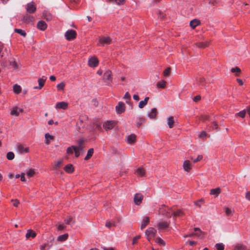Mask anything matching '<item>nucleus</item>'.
Listing matches in <instances>:
<instances>
[{"mask_svg": "<svg viewBox=\"0 0 250 250\" xmlns=\"http://www.w3.org/2000/svg\"><path fill=\"white\" fill-rule=\"evenodd\" d=\"M73 218L71 216H67L64 220L65 223L69 225L72 222Z\"/></svg>", "mask_w": 250, "mask_h": 250, "instance_id": "obj_47", "label": "nucleus"}, {"mask_svg": "<svg viewBox=\"0 0 250 250\" xmlns=\"http://www.w3.org/2000/svg\"><path fill=\"white\" fill-rule=\"evenodd\" d=\"M37 28L42 31L45 30L47 28V24L43 21H40L37 23Z\"/></svg>", "mask_w": 250, "mask_h": 250, "instance_id": "obj_15", "label": "nucleus"}, {"mask_svg": "<svg viewBox=\"0 0 250 250\" xmlns=\"http://www.w3.org/2000/svg\"><path fill=\"white\" fill-rule=\"evenodd\" d=\"M84 141L83 139H81L78 140L77 144L78 145V146H76L77 148H79V149H83V144Z\"/></svg>", "mask_w": 250, "mask_h": 250, "instance_id": "obj_43", "label": "nucleus"}, {"mask_svg": "<svg viewBox=\"0 0 250 250\" xmlns=\"http://www.w3.org/2000/svg\"><path fill=\"white\" fill-rule=\"evenodd\" d=\"M112 72L109 69H107L104 74L103 81L106 85L111 86L112 82Z\"/></svg>", "mask_w": 250, "mask_h": 250, "instance_id": "obj_1", "label": "nucleus"}, {"mask_svg": "<svg viewBox=\"0 0 250 250\" xmlns=\"http://www.w3.org/2000/svg\"><path fill=\"white\" fill-rule=\"evenodd\" d=\"M201 98V97L200 95H197L194 97V98L193 99V100L195 102H197L199 100H200Z\"/></svg>", "mask_w": 250, "mask_h": 250, "instance_id": "obj_58", "label": "nucleus"}, {"mask_svg": "<svg viewBox=\"0 0 250 250\" xmlns=\"http://www.w3.org/2000/svg\"><path fill=\"white\" fill-rule=\"evenodd\" d=\"M94 152L93 148H90L88 151L86 156L84 158L85 160H88L93 155Z\"/></svg>", "mask_w": 250, "mask_h": 250, "instance_id": "obj_39", "label": "nucleus"}, {"mask_svg": "<svg viewBox=\"0 0 250 250\" xmlns=\"http://www.w3.org/2000/svg\"><path fill=\"white\" fill-rule=\"evenodd\" d=\"M170 71V67H167L164 71V75L165 76H168L169 75V74Z\"/></svg>", "mask_w": 250, "mask_h": 250, "instance_id": "obj_54", "label": "nucleus"}, {"mask_svg": "<svg viewBox=\"0 0 250 250\" xmlns=\"http://www.w3.org/2000/svg\"><path fill=\"white\" fill-rule=\"evenodd\" d=\"M202 158H203L202 155H198V157L196 159H193L192 160L194 163H196L198 161L201 160Z\"/></svg>", "mask_w": 250, "mask_h": 250, "instance_id": "obj_57", "label": "nucleus"}, {"mask_svg": "<svg viewBox=\"0 0 250 250\" xmlns=\"http://www.w3.org/2000/svg\"><path fill=\"white\" fill-rule=\"evenodd\" d=\"M166 86V82L165 80H161L157 83V86L158 88H164Z\"/></svg>", "mask_w": 250, "mask_h": 250, "instance_id": "obj_37", "label": "nucleus"}, {"mask_svg": "<svg viewBox=\"0 0 250 250\" xmlns=\"http://www.w3.org/2000/svg\"><path fill=\"white\" fill-rule=\"evenodd\" d=\"M231 71L232 73H240L241 72L240 69L238 67H235L234 68H232L231 69Z\"/></svg>", "mask_w": 250, "mask_h": 250, "instance_id": "obj_53", "label": "nucleus"}, {"mask_svg": "<svg viewBox=\"0 0 250 250\" xmlns=\"http://www.w3.org/2000/svg\"><path fill=\"white\" fill-rule=\"evenodd\" d=\"M174 121L172 116H169L167 118V124L169 128H172L173 126Z\"/></svg>", "mask_w": 250, "mask_h": 250, "instance_id": "obj_30", "label": "nucleus"}, {"mask_svg": "<svg viewBox=\"0 0 250 250\" xmlns=\"http://www.w3.org/2000/svg\"><path fill=\"white\" fill-rule=\"evenodd\" d=\"M114 225H115V223H112L110 222H106V223L105 224V226L108 228H110L112 226H114Z\"/></svg>", "mask_w": 250, "mask_h": 250, "instance_id": "obj_60", "label": "nucleus"}, {"mask_svg": "<svg viewBox=\"0 0 250 250\" xmlns=\"http://www.w3.org/2000/svg\"><path fill=\"white\" fill-rule=\"evenodd\" d=\"M246 198L250 201V191H247L246 194Z\"/></svg>", "mask_w": 250, "mask_h": 250, "instance_id": "obj_64", "label": "nucleus"}, {"mask_svg": "<svg viewBox=\"0 0 250 250\" xmlns=\"http://www.w3.org/2000/svg\"><path fill=\"white\" fill-rule=\"evenodd\" d=\"M12 202H13V206L15 207H18V205L19 204V201L17 199L15 200H12Z\"/></svg>", "mask_w": 250, "mask_h": 250, "instance_id": "obj_59", "label": "nucleus"}, {"mask_svg": "<svg viewBox=\"0 0 250 250\" xmlns=\"http://www.w3.org/2000/svg\"><path fill=\"white\" fill-rule=\"evenodd\" d=\"M140 236H136L134 237L133 241H132V244L134 245L137 243V240L140 238Z\"/></svg>", "mask_w": 250, "mask_h": 250, "instance_id": "obj_61", "label": "nucleus"}, {"mask_svg": "<svg viewBox=\"0 0 250 250\" xmlns=\"http://www.w3.org/2000/svg\"><path fill=\"white\" fill-rule=\"evenodd\" d=\"M208 43H209L207 41L202 42H198L197 43V46L200 48H205V47H207L208 45Z\"/></svg>", "mask_w": 250, "mask_h": 250, "instance_id": "obj_40", "label": "nucleus"}, {"mask_svg": "<svg viewBox=\"0 0 250 250\" xmlns=\"http://www.w3.org/2000/svg\"><path fill=\"white\" fill-rule=\"evenodd\" d=\"M25 9L28 13L33 14L36 11V7L33 1H31L26 4Z\"/></svg>", "mask_w": 250, "mask_h": 250, "instance_id": "obj_3", "label": "nucleus"}, {"mask_svg": "<svg viewBox=\"0 0 250 250\" xmlns=\"http://www.w3.org/2000/svg\"><path fill=\"white\" fill-rule=\"evenodd\" d=\"M76 32L73 30H68L65 33V37L67 40L71 41L76 38Z\"/></svg>", "mask_w": 250, "mask_h": 250, "instance_id": "obj_4", "label": "nucleus"}, {"mask_svg": "<svg viewBox=\"0 0 250 250\" xmlns=\"http://www.w3.org/2000/svg\"><path fill=\"white\" fill-rule=\"evenodd\" d=\"M10 64L11 66L14 69H18V65L15 61H11L10 62Z\"/></svg>", "mask_w": 250, "mask_h": 250, "instance_id": "obj_52", "label": "nucleus"}, {"mask_svg": "<svg viewBox=\"0 0 250 250\" xmlns=\"http://www.w3.org/2000/svg\"><path fill=\"white\" fill-rule=\"evenodd\" d=\"M148 100L149 97H146L145 98L144 100L140 101L139 104V107L140 108H143L145 106H146L147 104Z\"/></svg>", "mask_w": 250, "mask_h": 250, "instance_id": "obj_26", "label": "nucleus"}, {"mask_svg": "<svg viewBox=\"0 0 250 250\" xmlns=\"http://www.w3.org/2000/svg\"><path fill=\"white\" fill-rule=\"evenodd\" d=\"M206 136H207L206 133L205 131H202L200 133V134L199 135V137L204 138L206 137Z\"/></svg>", "mask_w": 250, "mask_h": 250, "instance_id": "obj_62", "label": "nucleus"}, {"mask_svg": "<svg viewBox=\"0 0 250 250\" xmlns=\"http://www.w3.org/2000/svg\"><path fill=\"white\" fill-rule=\"evenodd\" d=\"M21 91V88L20 85L15 84L13 85V91L16 94H19Z\"/></svg>", "mask_w": 250, "mask_h": 250, "instance_id": "obj_32", "label": "nucleus"}, {"mask_svg": "<svg viewBox=\"0 0 250 250\" xmlns=\"http://www.w3.org/2000/svg\"><path fill=\"white\" fill-rule=\"evenodd\" d=\"M62 163V161H61V160L58 161L57 162V163L56 164V165H55V168L57 169L58 167H59Z\"/></svg>", "mask_w": 250, "mask_h": 250, "instance_id": "obj_63", "label": "nucleus"}, {"mask_svg": "<svg viewBox=\"0 0 250 250\" xmlns=\"http://www.w3.org/2000/svg\"><path fill=\"white\" fill-rule=\"evenodd\" d=\"M247 112V109H244V110L240 111V112H239L238 113H236L235 115V117L239 116L242 118H244L245 117L246 114Z\"/></svg>", "mask_w": 250, "mask_h": 250, "instance_id": "obj_31", "label": "nucleus"}, {"mask_svg": "<svg viewBox=\"0 0 250 250\" xmlns=\"http://www.w3.org/2000/svg\"><path fill=\"white\" fill-rule=\"evenodd\" d=\"M66 151L68 154H72L74 151L73 148L71 146L67 148Z\"/></svg>", "mask_w": 250, "mask_h": 250, "instance_id": "obj_55", "label": "nucleus"}, {"mask_svg": "<svg viewBox=\"0 0 250 250\" xmlns=\"http://www.w3.org/2000/svg\"><path fill=\"white\" fill-rule=\"evenodd\" d=\"M155 242L162 246H164L165 245V242L160 237H157L156 238Z\"/></svg>", "mask_w": 250, "mask_h": 250, "instance_id": "obj_44", "label": "nucleus"}, {"mask_svg": "<svg viewBox=\"0 0 250 250\" xmlns=\"http://www.w3.org/2000/svg\"><path fill=\"white\" fill-rule=\"evenodd\" d=\"M124 98L126 100V102L127 103H128V101L130 100V99H131V96H130V94H129V93H128V92H126L125 93V95H124Z\"/></svg>", "mask_w": 250, "mask_h": 250, "instance_id": "obj_48", "label": "nucleus"}, {"mask_svg": "<svg viewBox=\"0 0 250 250\" xmlns=\"http://www.w3.org/2000/svg\"><path fill=\"white\" fill-rule=\"evenodd\" d=\"M54 240L55 238L52 236H50L51 244H44L41 246V250H45L46 247H47V249H49L53 245Z\"/></svg>", "mask_w": 250, "mask_h": 250, "instance_id": "obj_14", "label": "nucleus"}, {"mask_svg": "<svg viewBox=\"0 0 250 250\" xmlns=\"http://www.w3.org/2000/svg\"><path fill=\"white\" fill-rule=\"evenodd\" d=\"M115 108L117 113L121 114L125 111V105L122 102H119Z\"/></svg>", "mask_w": 250, "mask_h": 250, "instance_id": "obj_5", "label": "nucleus"}, {"mask_svg": "<svg viewBox=\"0 0 250 250\" xmlns=\"http://www.w3.org/2000/svg\"><path fill=\"white\" fill-rule=\"evenodd\" d=\"M72 147L73 148L75 152V157H78L80 155V153L83 151V149H79V148H77L75 146H72Z\"/></svg>", "mask_w": 250, "mask_h": 250, "instance_id": "obj_33", "label": "nucleus"}, {"mask_svg": "<svg viewBox=\"0 0 250 250\" xmlns=\"http://www.w3.org/2000/svg\"><path fill=\"white\" fill-rule=\"evenodd\" d=\"M28 176L31 177L33 176L35 174V171L33 169H29L26 173Z\"/></svg>", "mask_w": 250, "mask_h": 250, "instance_id": "obj_51", "label": "nucleus"}, {"mask_svg": "<svg viewBox=\"0 0 250 250\" xmlns=\"http://www.w3.org/2000/svg\"><path fill=\"white\" fill-rule=\"evenodd\" d=\"M17 150L19 152H20L21 153H23L28 152L29 149V147H24V146L23 145H19L18 146Z\"/></svg>", "mask_w": 250, "mask_h": 250, "instance_id": "obj_18", "label": "nucleus"}, {"mask_svg": "<svg viewBox=\"0 0 250 250\" xmlns=\"http://www.w3.org/2000/svg\"><path fill=\"white\" fill-rule=\"evenodd\" d=\"M215 248L217 250H224V246L223 243H217L215 244Z\"/></svg>", "mask_w": 250, "mask_h": 250, "instance_id": "obj_45", "label": "nucleus"}, {"mask_svg": "<svg viewBox=\"0 0 250 250\" xmlns=\"http://www.w3.org/2000/svg\"><path fill=\"white\" fill-rule=\"evenodd\" d=\"M25 236L27 239L30 237L35 238L36 236V233L32 229H28L27 231Z\"/></svg>", "mask_w": 250, "mask_h": 250, "instance_id": "obj_22", "label": "nucleus"}, {"mask_svg": "<svg viewBox=\"0 0 250 250\" xmlns=\"http://www.w3.org/2000/svg\"><path fill=\"white\" fill-rule=\"evenodd\" d=\"M194 230V232L189 235L190 237L194 235L199 238H202L203 237V232L199 228H195Z\"/></svg>", "mask_w": 250, "mask_h": 250, "instance_id": "obj_11", "label": "nucleus"}, {"mask_svg": "<svg viewBox=\"0 0 250 250\" xmlns=\"http://www.w3.org/2000/svg\"><path fill=\"white\" fill-rule=\"evenodd\" d=\"M168 223L166 221L159 222L157 224V227L159 229H165L168 227Z\"/></svg>", "mask_w": 250, "mask_h": 250, "instance_id": "obj_21", "label": "nucleus"}, {"mask_svg": "<svg viewBox=\"0 0 250 250\" xmlns=\"http://www.w3.org/2000/svg\"><path fill=\"white\" fill-rule=\"evenodd\" d=\"M183 168L186 171H189L190 169V162L189 160H186L183 163Z\"/></svg>", "mask_w": 250, "mask_h": 250, "instance_id": "obj_23", "label": "nucleus"}, {"mask_svg": "<svg viewBox=\"0 0 250 250\" xmlns=\"http://www.w3.org/2000/svg\"><path fill=\"white\" fill-rule=\"evenodd\" d=\"M145 119L143 118L138 117L137 118L136 126L138 127H140L143 123L145 122Z\"/></svg>", "mask_w": 250, "mask_h": 250, "instance_id": "obj_36", "label": "nucleus"}, {"mask_svg": "<svg viewBox=\"0 0 250 250\" xmlns=\"http://www.w3.org/2000/svg\"><path fill=\"white\" fill-rule=\"evenodd\" d=\"M157 112L156 108H152L150 111L148 113V116L151 119L155 118L156 117Z\"/></svg>", "mask_w": 250, "mask_h": 250, "instance_id": "obj_24", "label": "nucleus"}, {"mask_svg": "<svg viewBox=\"0 0 250 250\" xmlns=\"http://www.w3.org/2000/svg\"><path fill=\"white\" fill-rule=\"evenodd\" d=\"M99 61L97 58L91 57L88 60V65L91 67H95L98 65Z\"/></svg>", "mask_w": 250, "mask_h": 250, "instance_id": "obj_9", "label": "nucleus"}, {"mask_svg": "<svg viewBox=\"0 0 250 250\" xmlns=\"http://www.w3.org/2000/svg\"><path fill=\"white\" fill-rule=\"evenodd\" d=\"M68 235L67 233L61 235L58 237L57 240L59 241L62 242L66 240L68 238Z\"/></svg>", "mask_w": 250, "mask_h": 250, "instance_id": "obj_35", "label": "nucleus"}, {"mask_svg": "<svg viewBox=\"0 0 250 250\" xmlns=\"http://www.w3.org/2000/svg\"><path fill=\"white\" fill-rule=\"evenodd\" d=\"M10 52V50L8 48L4 47L3 45L0 44V57L2 58L3 57L8 55Z\"/></svg>", "mask_w": 250, "mask_h": 250, "instance_id": "obj_7", "label": "nucleus"}, {"mask_svg": "<svg viewBox=\"0 0 250 250\" xmlns=\"http://www.w3.org/2000/svg\"><path fill=\"white\" fill-rule=\"evenodd\" d=\"M171 214H172L171 216H180L182 214V211L181 210H178L177 211L174 212L173 213L171 212Z\"/></svg>", "mask_w": 250, "mask_h": 250, "instance_id": "obj_50", "label": "nucleus"}, {"mask_svg": "<svg viewBox=\"0 0 250 250\" xmlns=\"http://www.w3.org/2000/svg\"><path fill=\"white\" fill-rule=\"evenodd\" d=\"M54 137L52 135H50L49 133H46L45 134V139H49V140H52L53 139Z\"/></svg>", "mask_w": 250, "mask_h": 250, "instance_id": "obj_56", "label": "nucleus"}, {"mask_svg": "<svg viewBox=\"0 0 250 250\" xmlns=\"http://www.w3.org/2000/svg\"><path fill=\"white\" fill-rule=\"evenodd\" d=\"M149 222V218L148 217L146 216L144 218L141 226V229H143L145 228L148 224Z\"/></svg>", "mask_w": 250, "mask_h": 250, "instance_id": "obj_25", "label": "nucleus"}, {"mask_svg": "<svg viewBox=\"0 0 250 250\" xmlns=\"http://www.w3.org/2000/svg\"><path fill=\"white\" fill-rule=\"evenodd\" d=\"M14 31H15V32L19 34L20 35H21L23 37H25L26 35V33L25 31L21 29L15 28L14 29Z\"/></svg>", "mask_w": 250, "mask_h": 250, "instance_id": "obj_38", "label": "nucleus"}, {"mask_svg": "<svg viewBox=\"0 0 250 250\" xmlns=\"http://www.w3.org/2000/svg\"><path fill=\"white\" fill-rule=\"evenodd\" d=\"M15 157L14 153L12 151H9L7 153L6 157L9 160H12Z\"/></svg>", "mask_w": 250, "mask_h": 250, "instance_id": "obj_42", "label": "nucleus"}, {"mask_svg": "<svg viewBox=\"0 0 250 250\" xmlns=\"http://www.w3.org/2000/svg\"><path fill=\"white\" fill-rule=\"evenodd\" d=\"M224 210L226 215L228 216H231L234 212V210L229 208H224Z\"/></svg>", "mask_w": 250, "mask_h": 250, "instance_id": "obj_34", "label": "nucleus"}, {"mask_svg": "<svg viewBox=\"0 0 250 250\" xmlns=\"http://www.w3.org/2000/svg\"><path fill=\"white\" fill-rule=\"evenodd\" d=\"M22 112V109L17 107H14L11 110L10 114L11 115L18 116L20 113Z\"/></svg>", "mask_w": 250, "mask_h": 250, "instance_id": "obj_19", "label": "nucleus"}, {"mask_svg": "<svg viewBox=\"0 0 250 250\" xmlns=\"http://www.w3.org/2000/svg\"><path fill=\"white\" fill-rule=\"evenodd\" d=\"M46 81V78L43 76L42 78H40L38 79V83L39 86H35L34 89H41L42 86L44 85V83Z\"/></svg>", "mask_w": 250, "mask_h": 250, "instance_id": "obj_17", "label": "nucleus"}, {"mask_svg": "<svg viewBox=\"0 0 250 250\" xmlns=\"http://www.w3.org/2000/svg\"><path fill=\"white\" fill-rule=\"evenodd\" d=\"M22 21L24 22L28 23L34 21V18L32 16L26 14L23 17Z\"/></svg>", "mask_w": 250, "mask_h": 250, "instance_id": "obj_16", "label": "nucleus"}, {"mask_svg": "<svg viewBox=\"0 0 250 250\" xmlns=\"http://www.w3.org/2000/svg\"><path fill=\"white\" fill-rule=\"evenodd\" d=\"M156 230L153 228H149L146 231V235L147 239L150 241V239L155 236Z\"/></svg>", "mask_w": 250, "mask_h": 250, "instance_id": "obj_6", "label": "nucleus"}, {"mask_svg": "<svg viewBox=\"0 0 250 250\" xmlns=\"http://www.w3.org/2000/svg\"><path fill=\"white\" fill-rule=\"evenodd\" d=\"M65 86V84L63 82H61L60 83L58 84L57 85V87L58 90H62L64 89Z\"/></svg>", "mask_w": 250, "mask_h": 250, "instance_id": "obj_46", "label": "nucleus"}, {"mask_svg": "<svg viewBox=\"0 0 250 250\" xmlns=\"http://www.w3.org/2000/svg\"><path fill=\"white\" fill-rule=\"evenodd\" d=\"M115 122L113 121H107L104 123L103 126L106 130L112 129L114 126Z\"/></svg>", "mask_w": 250, "mask_h": 250, "instance_id": "obj_10", "label": "nucleus"}, {"mask_svg": "<svg viewBox=\"0 0 250 250\" xmlns=\"http://www.w3.org/2000/svg\"><path fill=\"white\" fill-rule=\"evenodd\" d=\"M221 192V189L219 188L211 189L210 191V194L217 196Z\"/></svg>", "mask_w": 250, "mask_h": 250, "instance_id": "obj_28", "label": "nucleus"}, {"mask_svg": "<svg viewBox=\"0 0 250 250\" xmlns=\"http://www.w3.org/2000/svg\"><path fill=\"white\" fill-rule=\"evenodd\" d=\"M200 22L197 19H194L190 21V26L192 28H195L197 26L200 24Z\"/></svg>", "mask_w": 250, "mask_h": 250, "instance_id": "obj_29", "label": "nucleus"}, {"mask_svg": "<svg viewBox=\"0 0 250 250\" xmlns=\"http://www.w3.org/2000/svg\"><path fill=\"white\" fill-rule=\"evenodd\" d=\"M168 208L165 207L164 205H162L161 208H160L159 209V213L160 214H162L164 216H166L167 217H170L171 216L172 214H171L170 212L168 211Z\"/></svg>", "mask_w": 250, "mask_h": 250, "instance_id": "obj_2", "label": "nucleus"}, {"mask_svg": "<svg viewBox=\"0 0 250 250\" xmlns=\"http://www.w3.org/2000/svg\"><path fill=\"white\" fill-rule=\"evenodd\" d=\"M136 173L137 174H138L139 176H143L145 175V171L144 168L142 167H139L137 169V170L136 171Z\"/></svg>", "mask_w": 250, "mask_h": 250, "instance_id": "obj_41", "label": "nucleus"}, {"mask_svg": "<svg viewBox=\"0 0 250 250\" xmlns=\"http://www.w3.org/2000/svg\"><path fill=\"white\" fill-rule=\"evenodd\" d=\"M68 103L65 102H61L57 103L56 105V108L62 109L65 110L68 108Z\"/></svg>", "mask_w": 250, "mask_h": 250, "instance_id": "obj_13", "label": "nucleus"}, {"mask_svg": "<svg viewBox=\"0 0 250 250\" xmlns=\"http://www.w3.org/2000/svg\"><path fill=\"white\" fill-rule=\"evenodd\" d=\"M143 199V196L140 193H136L134 197V201L136 205H139Z\"/></svg>", "mask_w": 250, "mask_h": 250, "instance_id": "obj_12", "label": "nucleus"}, {"mask_svg": "<svg viewBox=\"0 0 250 250\" xmlns=\"http://www.w3.org/2000/svg\"><path fill=\"white\" fill-rule=\"evenodd\" d=\"M111 40L108 37H104L101 38L99 40V45L101 46H104L105 44H109L111 43Z\"/></svg>", "mask_w": 250, "mask_h": 250, "instance_id": "obj_8", "label": "nucleus"}, {"mask_svg": "<svg viewBox=\"0 0 250 250\" xmlns=\"http://www.w3.org/2000/svg\"><path fill=\"white\" fill-rule=\"evenodd\" d=\"M136 140V136L135 134H132L128 135L126 138V141L128 144L134 143Z\"/></svg>", "mask_w": 250, "mask_h": 250, "instance_id": "obj_20", "label": "nucleus"}, {"mask_svg": "<svg viewBox=\"0 0 250 250\" xmlns=\"http://www.w3.org/2000/svg\"><path fill=\"white\" fill-rule=\"evenodd\" d=\"M234 250H246V247L242 245H238L234 248Z\"/></svg>", "mask_w": 250, "mask_h": 250, "instance_id": "obj_49", "label": "nucleus"}, {"mask_svg": "<svg viewBox=\"0 0 250 250\" xmlns=\"http://www.w3.org/2000/svg\"><path fill=\"white\" fill-rule=\"evenodd\" d=\"M64 170L65 172L70 173L73 171L74 167L72 165L68 164L64 167Z\"/></svg>", "mask_w": 250, "mask_h": 250, "instance_id": "obj_27", "label": "nucleus"}]
</instances>
